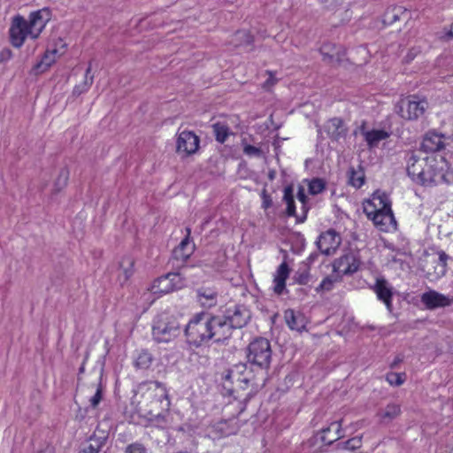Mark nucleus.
Instances as JSON below:
<instances>
[{
	"instance_id": "47",
	"label": "nucleus",
	"mask_w": 453,
	"mask_h": 453,
	"mask_svg": "<svg viewBox=\"0 0 453 453\" xmlns=\"http://www.w3.org/2000/svg\"><path fill=\"white\" fill-rule=\"evenodd\" d=\"M243 153L249 157H260L262 156V150L260 148L250 144H246L243 147Z\"/></svg>"
},
{
	"instance_id": "17",
	"label": "nucleus",
	"mask_w": 453,
	"mask_h": 453,
	"mask_svg": "<svg viewBox=\"0 0 453 453\" xmlns=\"http://www.w3.org/2000/svg\"><path fill=\"white\" fill-rule=\"evenodd\" d=\"M444 135L435 131H428L423 137L420 150L426 153H434L444 149Z\"/></svg>"
},
{
	"instance_id": "12",
	"label": "nucleus",
	"mask_w": 453,
	"mask_h": 453,
	"mask_svg": "<svg viewBox=\"0 0 453 453\" xmlns=\"http://www.w3.org/2000/svg\"><path fill=\"white\" fill-rule=\"evenodd\" d=\"M239 426L235 418L222 419L211 424L208 427L209 436L213 440L235 434Z\"/></svg>"
},
{
	"instance_id": "24",
	"label": "nucleus",
	"mask_w": 453,
	"mask_h": 453,
	"mask_svg": "<svg viewBox=\"0 0 453 453\" xmlns=\"http://www.w3.org/2000/svg\"><path fill=\"white\" fill-rule=\"evenodd\" d=\"M250 372L248 371L247 365L239 363L228 369V376L234 377L235 382L239 383L241 388L244 389L252 381Z\"/></svg>"
},
{
	"instance_id": "28",
	"label": "nucleus",
	"mask_w": 453,
	"mask_h": 453,
	"mask_svg": "<svg viewBox=\"0 0 453 453\" xmlns=\"http://www.w3.org/2000/svg\"><path fill=\"white\" fill-rule=\"evenodd\" d=\"M215 139L219 143H224L232 134L229 126L224 121H218L211 125Z\"/></svg>"
},
{
	"instance_id": "37",
	"label": "nucleus",
	"mask_w": 453,
	"mask_h": 453,
	"mask_svg": "<svg viewBox=\"0 0 453 453\" xmlns=\"http://www.w3.org/2000/svg\"><path fill=\"white\" fill-rule=\"evenodd\" d=\"M405 12L406 11L401 6L388 8L384 14V22L392 24L400 19L401 14H404Z\"/></svg>"
},
{
	"instance_id": "39",
	"label": "nucleus",
	"mask_w": 453,
	"mask_h": 453,
	"mask_svg": "<svg viewBox=\"0 0 453 453\" xmlns=\"http://www.w3.org/2000/svg\"><path fill=\"white\" fill-rule=\"evenodd\" d=\"M362 446V439L361 437L356 436L350 438L345 441H342L337 443V448H341L348 450H355L360 449Z\"/></svg>"
},
{
	"instance_id": "25",
	"label": "nucleus",
	"mask_w": 453,
	"mask_h": 453,
	"mask_svg": "<svg viewBox=\"0 0 453 453\" xmlns=\"http://www.w3.org/2000/svg\"><path fill=\"white\" fill-rule=\"evenodd\" d=\"M290 269L287 262H282L276 270L273 278V290L277 295H281L286 287V280L288 278Z\"/></svg>"
},
{
	"instance_id": "22",
	"label": "nucleus",
	"mask_w": 453,
	"mask_h": 453,
	"mask_svg": "<svg viewBox=\"0 0 453 453\" xmlns=\"http://www.w3.org/2000/svg\"><path fill=\"white\" fill-rule=\"evenodd\" d=\"M191 228L186 227V236L179 246L174 249L173 257L176 261L185 263L195 250V245L190 246Z\"/></svg>"
},
{
	"instance_id": "33",
	"label": "nucleus",
	"mask_w": 453,
	"mask_h": 453,
	"mask_svg": "<svg viewBox=\"0 0 453 453\" xmlns=\"http://www.w3.org/2000/svg\"><path fill=\"white\" fill-rule=\"evenodd\" d=\"M153 361V356L145 349H142L135 357L134 365L139 369H148Z\"/></svg>"
},
{
	"instance_id": "31",
	"label": "nucleus",
	"mask_w": 453,
	"mask_h": 453,
	"mask_svg": "<svg viewBox=\"0 0 453 453\" xmlns=\"http://www.w3.org/2000/svg\"><path fill=\"white\" fill-rule=\"evenodd\" d=\"M365 140L370 148L376 147L379 142L388 137V134L384 130H372L364 133Z\"/></svg>"
},
{
	"instance_id": "20",
	"label": "nucleus",
	"mask_w": 453,
	"mask_h": 453,
	"mask_svg": "<svg viewBox=\"0 0 453 453\" xmlns=\"http://www.w3.org/2000/svg\"><path fill=\"white\" fill-rule=\"evenodd\" d=\"M320 433L321 445L319 446V449L321 447L331 445L334 441L343 437V432L342 430V422L334 421L327 427L323 428L320 431Z\"/></svg>"
},
{
	"instance_id": "50",
	"label": "nucleus",
	"mask_w": 453,
	"mask_h": 453,
	"mask_svg": "<svg viewBox=\"0 0 453 453\" xmlns=\"http://www.w3.org/2000/svg\"><path fill=\"white\" fill-rule=\"evenodd\" d=\"M262 197V207L264 209H268L273 205V200L271 198V196L267 193V190L264 188L261 193Z\"/></svg>"
},
{
	"instance_id": "45",
	"label": "nucleus",
	"mask_w": 453,
	"mask_h": 453,
	"mask_svg": "<svg viewBox=\"0 0 453 453\" xmlns=\"http://www.w3.org/2000/svg\"><path fill=\"white\" fill-rule=\"evenodd\" d=\"M324 8L328 11H335L342 5L343 0H319Z\"/></svg>"
},
{
	"instance_id": "56",
	"label": "nucleus",
	"mask_w": 453,
	"mask_h": 453,
	"mask_svg": "<svg viewBox=\"0 0 453 453\" xmlns=\"http://www.w3.org/2000/svg\"><path fill=\"white\" fill-rule=\"evenodd\" d=\"M37 453H55V450L51 445L47 444L42 449L38 450Z\"/></svg>"
},
{
	"instance_id": "53",
	"label": "nucleus",
	"mask_w": 453,
	"mask_h": 453,
	"mask_svg": "<svg viewBox=\"0 0 453 453\" xmlns=\"http://www.w3.org/2000/svg\"><path fill=\"white\" fill-rule=\"evenodd\" d=\"M319 254L318 253H311L306 259L304 263V266L310 268V265L319 257Z\"/></svg>"
},
{
	"instance_id": "3",
	"label": "nucleus",
	"mask_w": 453,
	"mask_h": 453,
	"mask_svg": "<svg viewBox=\"0 0 453 453\" xmlns=\"http://www.w3.org/2000/svg\"><path fill=\"white\" fill-rule=\"evenodd\" d=\"M184 334L187 342L194 347H201L211 341L208 325V313L196 314L185 326Z\"/></svg>"
},
{
	"instance_id": "49",
	"label": "nucleus",
	"mask_w": 453,
	"mask_h": 453,
	"mask_svg": "<svg viewBox=\"0 0 453 453\" xmlns=\"http://www.w3.org/2000/svg\"><path fill=\"white\" fill-rule=\"evenodd\" d=\"M125 453H146V448L142 443L135 442L128 445Z\"/></svg>"
},
{
	"instance_id": "26",
	"label": "nucleus",
	"mask_w": 453,
	"mask_h": 453,
	"mask_svg": "<svg viewBox=\"0 0 453 453\" xmlns=\"http://www.w3.org/2000/svg\"><path fill=\"white\" fill-rule=\"evenodd\" d=\"M449 256L442 250L438 252V257L434 259L432 263L434 265L433 271L428 268L427 275L432 279H439L445 275L447 271V261Z\"/></svg>"
},
{
	"instance_id": "58",
	"label": "nucleus",
	"mask_w": 453,
	"mask_h": 453,
	"mask_svg": "<svg viewBox=\"0 0 453 453\" xmlns=\"http://www.w3.org/2000/svg\"><path fill=\"white\" fill-rule=\"evenodd\" d=\"M268 178L273 180L275 178V171H270L268 173Z\"/></svg>"
},
{
	"instance_id": "51",
	"label": "nucleus",
	"mask_w": 453,
	"mask_h": 453,
	"mask_svg": "<svg viewBox=\"0 0 453 453\" xmlns=\"http://www.w3.org/2000/svg\"><path fill=\"white\" fill-rule=\"evenodd\" d=\"M297 199L303 203V209H305V204L307 202V196L305 194V190H304L303 187L300 186L298 188Z\"/></svg>"
},
{
	"instance_id": "6",
	"label": "nucleus",
	"mask_w": 453,
	"mask_h": 453,
	"mask_svg": "<svg viewBox=\"0 0 453 453\" xmlns=\"http://www.w3.org/2000/svg\"><path fill=\"white\" fill-rule=\"evenodd\" d=\"M428 107L425 98L411 95L401 99L395 105V112L406 120H417L422 117Z\"/></svg>"
},
{
	"instance_id": "16",
	"label": "nucleus",
	"mask_w": 453,
	"mask_h": 453,
	"mask_svg": "<svg viewBox=\"0 0 453 453\" xmlns=\"http://www.w3.org/2000/svg\"><path fill=\"white\" fill-rule=\"evenodd\" d=\"M420 301L426 309L435 310L449 306L453 303V298L430 289L421 295Z\"/></svg>"
},
{
	"instance_id": "42",
	"label": "nucleus",
	"mask_w": 453,
	"mask_h": 453,
	"mask_svg": "<svg viewBox=\"0 0 453 453\" xmlns=\"http://www.w3.org/2000/svg\"><path fill=\"white\" fill-rule=\"evenodd\" d=\"M405 373L388 372L386 375L387 381L392 386H401L405 381Z\"/></svg>"
},
{
	"instance_id": "57",
	"label": "nucleus",
	"mask_w": 453,
	"mask_h": 453,
	"mask_svg": "<svg viewBox=\"0 0 453 453\" xmlns=\"http://www.w3.org/2000/svg\"><path fill=\"white\" fill-rule=\"evenodd\" d=\"M447 37L453 39V24L451 25L449 31L447 33Z\"/></svg>"
},
{
	"instance_id": "21",
	"label": "nucleus",
	"mask_w": 453,
	"mask_h": 453,
	"mask_svg": "<svg viewBox=\"0 0 453 453\" xmlns=\"http://www.w3.org/2000/svg\"><path fill=\"white\" fill-rule=\"evenodd\" d=\"M324 131L333 142H338L347 134V128L340 118H333L324 125Z\"/></svg>"
},
{
	"instance_id": "43",
	"label": "nucleus",
	"mask_w": 453,
	"mask_h": 453,
	"mask_svg": "<svg viewBox=\"0 0 453 453\" xmlns=\"http://www.w3.org/2000/svg\"><path fill=\"white\" fill-rule=\"evenodd\" d=\"M365 182L363 173H357L354 169L349 172V183L355 188H360Z\"/></svg>"
},
{
	"instance_id": "19",
	"label": "nucleus",
	"mask_w": 453,
	"mask_h": 453,
	"mask_svg": "<svg viewBox=\"0 0 453 453\" xmlns=\"http://www.w3.org/2000/svg\"><path fill=\"white\" fill-rule=\"evenodd\" d=\"M372 289L377 295L378 299L382 301L386 304L387 309L391 311L393 308V291L388 282L384 278H378Z\"/></svg>"
},
{
	"instance_id": "55",
	"label": "nucleus",
	"mask_w": 453,
	"mask_h": 453,
	"mask_svg": "<svg viewBox=\"0 0 453 453\" xmlns=\"http://www.w3.org/2000/svg\"><path fill=\"white\" fill-rule=\"evenodd\" d=\"M267 73L269 74V78L265 81V85L267 87L273 86L276 83V79L273 77L272 72H267Z\"/></svg>"
},
{
	"instance_id": "38",
	"label": "nucleus",
	"mask_w": 453,
	"mask_h": 453,
	"mask_svg": "<svg viewBox=\"0 0 453 453\" xmlns=\"http://www.w3.org/2000/svg\"><path fill=\"white\" fill-rule=\"evenodd\" d=\"M293 280L296 283L299 285H307L311 280V275L310 273V268L306 266H303L299 268L294 274Z\"/></svg>"
},
{
	"instance_id": "59",
	"label": "nucleus",
	"mask_w": 453,
	"mask_h": 453,
	"mask_svg": "<svg viewBox=\"0 0 453 453\" xmlns=\"http://www.w3.org/2000/svg\"><path fill=\"white\" fill-rule=\"evenodd\" d=\"M85 371V364L83 363L81 366L79 368V373L81 374Z\"/></svg>"
},
{
	"instance_id": "23",
	"label": "nucleus",
	"mask_w": 453,
	"mask_h": 453,
	"mask_svg": "<svg viewBox=\"0 0 453 453\" xmlns=\"http://www.w3.org/2000/svg\"><path fill=\"white\" fill-rule=\"evenodd\" d=\"M426 164V157L420 159L413 152H411L407 160V173L411 180L419 184L422 174H424V167Z\"/></svg>"
},
{
	"instance_id": "7",
	"label": "nucleus",
	"mask_w": 453,
	"mask_h": 453,
	"mask_svg": "<svg viewBox=\"0 0 453 453\" xmlns=\"http://www.w3.org/2000/svg\"><path fill=\"white\" fill-rule=\"evenodd\" d=\"M185 278L180 272L169 273L153 281L150 291L154 295L168 294L185 286Z\"/></svg>"
},
{
	"instance_id": "15",
	"label": "nucleus",
	"mask_w": 453,
	"mask_h": 453,
	"mask_svg": "<svg viewBox=\"0 0 453 453\" xmlns=\"http://www.w3.org/2000/svg\"><path fill=\"white\" fill-rule=\"evenodd\" d=\"M319 51L323 57V61L333 66L340 65L345 56L344 48L332 42L323 43Z\"/></svg>"
},
{
	"instance_id": "9",
	"label": "nucleus",
	"mask_w": 453,
	"mask_h": 453,
	"mask_svg": "<svg viewBox=\"0 0 453 453\" xmlns=\"http://www.w3.org/2000/svg\"><path fill=\"white\" fill-rule=\"evenodd\" d=\"M208 325L211 341L214 342H223L232 335L233 332L223 315H212L208 313Z\"/></svg>"
},
{
	"instance_id": "32",
	"label": "nucleus",
	"mask_w": 453,
	"mask_h": 453,
	"mask_svg": "<svg viewBox=\"0 0 453 453\" xmlns=\"http://www.w3.org/2000/svg\"><path fill=\"white\" fill-rule=\"evenodd\" d=\"M134 261L130 257H125L119 262V277L123 275L124 280H127L134 273Z\"/></svg>"
},
{
	"instance_id": "40",
	"label": "nucleus",
	"mask_w": 453,
	"mask_h": 453,
	"mask_svg": "<svg viewBox=\"0 0 453 453\" xmlns=\"http://www.w3.org/2000/svg\"><path fill=\"white\" fill-rule=\"evenodd\" d=\"M222 387L225 390L224 395H232L234 393L233 385L235 382L234 377L228 376V370L225 371L221 376Z\"/></svg>"
},
{
	"instance_id": "5",
	"label": "nucleus",
	"mask_w": 453,
	"mask_h": 453,
	"mask_svg": "<svg viewBox=\"0 0 453 453\" xmlns=\"http://www.w3.org/2000/svg\"><path fill=\"white\" fill-rule=\"evenodd\" d=\"M248 361L261 369H267L272 360L270 342L263 337L256 338L247 348Z\"/></svg>"
},
{
	"instance_id": "35",
	"label": "nucleus",
	"mask_w": 453,
	"mask_h": 453,
	"mask_svg": "<svg viewBox=\"0 0 453 453\" xmlns=\"http://www.w3.org/2000/svg\"><path fill=\"white\" fill-rule=\"evenodd\" d=\"M294 189L292 186H287L284 188V196L283 200L287 203V214L288 216H295L296 215V206H295V200H294Z\"/></svg>"
},
{
	"instance_id": "1",
	"label": "nucleus",
	"mask_w": 453,
	"mask_h": 453,
	"mask_svg": "<svg viewBox=\"0 0 453 453\" xmlns=\"http://www.w3.org/2000/svg\"><path fill=\"white\" fill-rule=\"evenodd\" d=\"M50 16L49 8L32 12L28 19L21 15L14 16L9 29L12 45L15 48H20L27 38L37 39L50 21Z\"/></svg>"
},
{
	"instance_id": "36",
	"label": "nucleus",
	"mask_w": 453,
	"mask_h": 453,
	"mask_svg": "<svg viewBox=\"0 0 453 453\" xmlns=\"http://www.w3.org/2000/svg\"><path fill=\"white\" fill-rule=\"evenodd\" d=\"M232 42L235 46L250 45L253 42V36L246 30H240L234 34Z\"/></svg>"
},
{
	"instance_id": "13",
	"label": "nucleus",
	"mask_w": 453,
	"mask_h": 453,
	"mask_svg": "<svg viewBox=\"0 0 453 453\" xmlns=\"http://www.w3.org/2000/svg\"><path fill=\"white\" fill-rule=\"evenodd\" d=\"M341 243L342 237L334 229H328L322 233L317 241L318 248L325 255L334 253Z\"/></svg>"
},
{
	"instance_id": "29",
	"label": "nucleus",
	"mask_w": 453,
	"mask_h": 453,
	"mask_svg": "<svg viewBox=\"0 0 453 453\" xmlns=\"http://www.w3.org/2000/svg\"><path fill=\"white\" fill-rule=\"evenodd\" d=\"M91 71H92V64H91V62H89L88 66L85 72V77H84L83 82L76 85L73 88V94L74 96H78L87 92L90 88V87L92 86L93 81H94V75L91 73Z\"/></svg>"
},
{
	"instance_id": "60",
	"label": "nucleus",
	"mask_w": 453,
	"mask_h": 453,
	"mask_svg": "<svg viewBox=\"0 0 453 453\" xmlns=\"http://www.w3.org/2000/svg\"><path fill=\"white\" fill-rule=\"evenodd\" d=\"M395 364H397V361H395V363L391 365V367H394Z\"/></svg>"
},
{
	"instance_id": "11",
	"label": "nucleus",
	"mask_w": 453,
	"mask_h": 453,
	"mask_svg": "<svg viewBox=\"0 0 453 453\" xmlns=\"http://www.w3.org/2000/svg\"><path fill=\"white\" fill-rule=\"evenodd\" d=\"M200 139L192 131L184 130L178 134L176 140V151L183 156L196 153L199 148Z\"/></svg>"
},
{
	"instance_id": "30",
	"label": "nucleus",
	"mask_w": 453,
	"mask_h": 453,
	"mask_svg": "<svg viewBox=\"0 0 453 453\" xmlns=\"http://www.w3.org/2000/svg\"><path fill=\"white\" fill-rule=\"evenodd\" d=\"M401 413V406L397 403H388L379 412V416L383 422H390L396 418Z\"/></svg>"
},
{
	"instance_id": "14",
	"label": "nucleus",
	"mask_w": 453,
	"mask_h": 453,
	"mask_svg": "<svg viewBox=\"0 0 453 453\" xmlns=\"http://www.w3.org/2000/svg\"><path fill=\"white\" fill-rule=\"evenodd\" d=\"M65 43L62 39H58L56 47L53 49H48L42 58L35 66L34 70L35 73H42L48 70V68L55 63L57 57L64 54Z\"/></svg>"
},
{
	"instance_id": "46",
	"label": "nucleus",
	"mask_w": 453,
	"mask_h": 453,
	"mask_svg": "<svg viewBox=\"0 0 453 453\" xmlns=\"http://www.w3.org/2000/svg\"><path fill=\"white\" fill-rule=\"evenodd\" d=\"M334 280L332 279L331 277H326L321 282L320 284L316 288V291L317 292H320V291H330L331 289H333V287H334Z\"/></svg>"
},
{
	"instance_id": "52",
	"label": "nucleus",
	"mask_w": 453,
	"mask_h": 453,
	"mask_svg": "<svg viewBox=\"0 0 453 453\" xmlns=\"http://www.w3.org/2000/svg\"><path fill=\"white\" fill-rule=\"evenodd\" d=\"M12 58V51L9 49H4L0 51V62L8 61Z\"/></svg>"
},
{
	"instance_id": "41",
	"label": "nucleus",
	"mask_w": 453,
	"mask_h": 453,
	"mask_svg": "<svg viewBox=\"0 0 453 453\" xmlns=\"http://www.w3.org/2000/svg\"><path fill=\"white\" fill-rule=\"evenodd\" d=\"M321 445V433L319 432L317 434H315L314 435H312L310 439L307 440V441L304 443V446L306 448H309L311 449V450L312 451V453H317V452H320V451H323V448L324 447H321L320 449L319 448V446Z\"/></svg>"
},
{
	"instance_id": "10",
	"label": "nucleus",
	"mask_w": 453,
	"mask_h": 453,
	"mask_svg": "<svg viewBox=\"0 0 453 453\" xmlns=\"http://www.w3.org/2000/svg\"><path fill=\"white\" fill-rule=\"evenodd\" d=\"M222 315L232 332L234 329L245 326L251 317L250 310L240 304L228 307Z\"/></svg>"
},
{
	"instance_id": "2",
	"label": "nucleus",
	"mask_w": 453,
	"mask_h": 453,
	"mask_svg": "<svg viewBox=\"0 0 453 453\" xmlns=\"http://www.w3.org/2000/svg\"><path fill=\"white\" fill-rule=\"evenodd\" d=\"M364 212L382 232L396 229V220L391 210V202L385 193L375 192L364 205Z\"/></svg>"
},
{
	"instance_id": "44",
	"label": "nucleus",
	"mask_w": 453,
	"mask_h": 453,
	"mask_svg": "<svg viewBox=\"0 0 453 453\" xmlns=\"http://www.w3.org/2000/svg\"><path fill=\"white\" fill-rule=\"evenodd\" d=\"M325 189V182L320 179H313L309 183V192L311 195H318Z\"/></svg>"
},
{
	"instance_id": "54",
	"label": "nucleus",
	"mask_w": 453,
	"mask_h": 453,
	"mask_svg": "<svg viewBox=\"0 0 453 453\" xmlns=\"http://www.w3.org/2000/svg\"><path fill=\"white\" fill-rule=\"evenodd\" d=\"M198 295L200 296V300L202 301V298H205L206 300L213 301L216 297V294L213 292H210L209 294L202 293L201 291L198 292Z\"/></svg>"
},
{
	"instance_id": "18",
	"label": "nucleus",
	"mask_w": 453,
	"mask_h": 453,
	"mask_svg": "<svg viewBox=\"0 0 453 453\" xmlns=\"http://www.w3.org/2000/svg\"><path fill=\"white\" fill-rule=\"evenodd\" d=\"M359 261L357 257L348 253L340 257L334 264V269L339 273L342 274H352L356 273L359 268Z\"/></svg>"
},
{
	"instance_id": "48",
	"label": "nucleus",
	"mask_w": 453,
	"mask_h": 453,
	"mask_svg": "<svg viewBox=\"0 0 453 453\" xmlns=\"http://www.w3.org/2000/svg\"><path fill=\"white\" fill-rule=\"evenodd\" d=\"M103 398V388L102 385L99 383L96 388V391L95 395L89 399V403L91 407L96 408L101 402Z\"/></svg>"
},
{
	"instance_id": "34",
	"label": "nucleus",
	"mask_w": 453,
	"mask_h": 453,
	"mask_svg": "<svg viewBox=\"0 0 453 453\" xmlns=\"http://www.w3.org/2000/svg\"><path fill=\"white\" fill-rule=\"evenodd\" d=\"M68 180H69L68 168H66V167L61 168L57 179L54 181V187H53L54 193H58L61 190H63L66 187V185L68 183Z\"/></svg>"
},
{
	"instance_id": "8",
	"label": "nucleus",
	"mask_w": 453,
	"mask_h": 453,
	"mask_svg": "<svg viewBox=\"0 0 453 453\" xmlns=\"http://www.w3.org/2000/svg\"><path fill=\"white\" fill-rule=\"evenodd\" d=\"M438 161L433 157H426V164L424 167L419 184L423 186L438 185L446 181L445 173L439 167Z\"/></svg>"
},
{
	"instance_id": "4",
	"label": "nucleus",
	"mask_w": 453,
	"mask_h": 453,
	"mask_svg": "<svg viewBox=\"0 0 453 453\" xmlns=\"http://www.w3.org/2000/svg\"><path fill=\"white\" fill-rule=\"evenodd\" d=\"M181 332L178 319L168 313H162L154 319L152 335L157 342H169Z\"/></svg>"
},
{
	"instance_id": "27",
	"label": "nucleus",
	"mask_w": 453,
	"mask_h": 453,
	"mask_svg": "<svg viewBox=\"0 0 453 453\" xmlns=\"http://www.w3.org/2000/svg\"><path fill=\"white\" fill-rule=\"evenodd\" d=\"M284 319L291 330L302 332L306 328L305 317L301 313H296L294 310H286L284 312Z\"/></svg>"
}]
</instances>
